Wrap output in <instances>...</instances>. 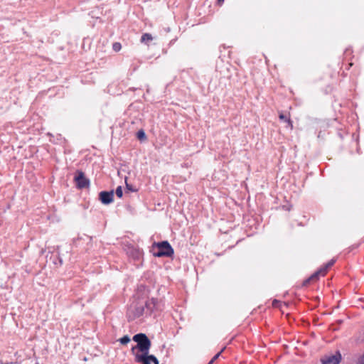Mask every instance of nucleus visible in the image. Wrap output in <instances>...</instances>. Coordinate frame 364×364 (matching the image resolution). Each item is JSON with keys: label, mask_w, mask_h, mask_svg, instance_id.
Returning <instances> with one entry per match:
<instances>
[{"label": "nucleus", "mask_w": 364, "mask_h": 364, "mask_svg": "<svg viewBox=\"0 0 364 364\" xmlns=\"http://www.w3.org/2000/svg\"><path fill=\"white\" fill-rule=\"evenodd\" d=\"M334 262H335V260H333V259H332L330 262H328L323 268L321 269L320 270L317 271L314 274H312L311 277L307 281H306V283L309 282V280L317 279L318 276H319V274L324 275L326 274L328 268L331 267L334 264Z\"/></svg>", "instance_id": "nucleus-7"}, {"label": "nucleus", "mask_w": 364, "mask_h": 364, "mask_svg": "<svg viewBox=\"0 0 364 364\" xmlns=\"http://www.w3.org/2000/svg\"><path fill=\"white\" fill-rule=\"evenodd\" d=\"M153 40V37L151 34L149 33H144L141 36V43H146V44H148V43L151 41Z\"/></svg>", "instance_id": "nucleus-9"}, {"label": "nucleus", "mask_w": 364, "mask_h": 364, "mask_svg": "<svg viewBox=\"0 0 364 364\" xmlns=\"http://www.w3.org/2000/svg\"><path fill=\"white\" fill-rule=\"evenodd\" d=\"M360 364H364V354H363V356L361 358Z\"/></svg>", "instance_id": "nucleus-18"}, {"label": "nucleus", "mask_w": 364, "mask_h": 364, "mask_svg": "<svg viewBox=\"0 0 364 364\" xmlns=\"http://www.w3.org/2000/svg\"><path fill=\"white\" fill-rule=\"evenodd\" d=\"M137 138L139 139V140H144L146 139V134H145V132L143 131V130H139L138 132H137Z\"/></svg>", "instance_id": "nucleus-12"}, {"label": "nucleus", "mask_w": 364, "mask_h": 364, "mask_svg": "<svg viewBox=\"0 0 364 364\" xmlns=\"http://www.w3.org/2000/svg\"><path fill=\"white\" fill-rule=\"evenodd\" d=\"M116 195L119 197V198H121L123 195V192H122V188L121 186H118L116 189Z\"/></svg>", "instance_id": "nucleus-14"}, {"label": "nucleus", "mask_w": 364, "mask_h": 364, "mask_svg": "<svg viewBox=\"0 0 364 364\" xmlns=\"http://www.w3.org/2000/svg\"><path fill=\"white\" fill-rule=\"evenodd\" d=\"M146 308L150 311L154 309H157V301L154 299H151L150 301H146Z\"/></svg>", "instance_id": "nucleus-8"}, {"label": "nucleus", "mask_w": 364, "mask_h": 364, "mask_svg": "<svg viewBox=\"0 0 364 364\" xmlns=\"http://www.w3.org/2000/svg\"><path fill=\"white\" fill-rule=\"evenodd\" d=\"M74 179L76 186L79 188H87L89 186V181L85 178L84 173L82 171H78Z\"/></svg>", "instance_id": "nucleus-4"}, {"label": "nucleus", "mask_w": 364, "mask_h": 364, "mask_svg": "<svg viewBox=\"0 0 364 364\" xmlns=\"http://www.w3.org/2000/svg\"><path fill=\"white\" fill-rule=\"evenodd\" d=\"M113 191H102L100 193V199L103 204H109L113 201Z\"/></svg>", "instance_id": "nucleus-6"}, {"label": "nucleus", "mask_w": 364, "mask_h": 364, "mask_svg": "<svg viewBox=\"0 0 364 364\" xmlns=\"http://www.w3.org/2000/svg\"><path fill=\"white\" fill-rule=\"evenodd\" d=\"M154 256L171 257L173 254V250L167 241L154 243L151 250Z\"/></svg>", "instance_id": "nucleus-2"}, {"label": "nucleus", "mask_w": 364, "mask_h": 364, "mask_svg": "<svg viewBox=\"0 0 364 364\" xmlns=\"http://www.w3.org/2000/svg\"><path fill=\"white\" fill-rule=\"evenodd\" d=\"M134 341L136 342V346L132 349V353L136 355H149L151 343L148 337L144 333H138L134 336Z\"/></svg>", "instance_id": "nucleus-1"}, {"label": "nucleus", "mask_w": 364, "mask_h": 364, "mask_svg": "<svg viewBox=\"0 0 364 364\" xmlns=\"http://www.w3.org/2000/svg\"><path fill=\"white\" fill-rule=\"evenodd\" d=\"M213 362H214V361H213V360H211L209 362V363H208V364H213Z\"/></svg>", "instance_id": "nucleus-20"}, {"label": "nucleus", "mask_w": 364, "mask_h": 364, "mask_svg": "<svg viewBox=\"0 0 364 364\" xmlns=\"http://www.w3.org/2000/svg\"><path fill=\"white\" fill-rule=\"evenodd\" d=\"M224 0H218V3L220 4L223 2Z\"/></svg>", "instance_id": "nucleus-19"}, {"label": "nucleus", "mask_w": 364, "mask_h": 364, "mask_svg": "<svg viewBox=\"0 0 364 364\" xmlns=\"http://www.w3.org/2000/svg\"><path fill=\"white\" fill-rule=\"evenodd\" d=\"M144 309L142 306L136 307L135 310V316L139 317L143 315Z\"/></svg>", "instance_id": "nucleus-10"}, {"label": "nucleus", "mask_w": 364, "mask_h": 364, "mask_svg": "<svg viewBox=\"0 0 364 364\" xmlns=\"http://www.w3.org/2000/svg\"><path fill=\"white\" fill-rule=\"evenodd\" d=\"M121 48H122V46L119 43H114L113 44V49L116 52L120 50Z\"/></svg>", "instance_id": "nucleus-15"}, {"label": "nucleus", "mask_w": 364, "mask_h": 364, "mask_svg": "<svg viewBox=\"0 0 364 364\" xmlns=\"http://www.w3.org/2000/svg\"><path fill=\"white\" fill-rule=\"evenodd\" d=\"M126 185H127V188L129 190H130V191H134V190H133V189L132 188V187H130V186H129L127 183H126Z\"/></svg>", "instance_id": "nucleus-17"}, {"label": "nucleus", "mask_w": 364, "mask_h": 364, "mask_svg": "<svg viewBox=\"0 0 364 364\" xmlns=\"http://www.w3.org/2000/svg\"><path fill=\"white\" fill-rule=\"evenodd\" d=\"M119 341L122 345H126L130 341V338L128 336H124Z\"/></svg>", "instance_id": "nucleus-13"}, {"label": "nucleus", "mask_w": 364, "mask_h": 364, "mask_svg": "<svg viewBox=\"0 0 364 364\" xmlns=\"http://www.w3.org/2000/svg\"><path fill=\"white\" fill-rule=\"evenodd\" d=\"M135 360L142 364H151V362H153L154 364H159V360L153 355H136Z\"/></svg>", "instance_id": "nucleus-5"}, {"label": "nucleus", "mask_w": 364, "mask_h": 364, "mask_svg": "<svg viewBox=\"0 0 364 364\" xmlns=\"http://www.w3.org/2000/svg\"><path fill=\"white\" fill-rule=\"evenodd\" d=\"M341 354L339 351L336 352L335 354H328L324 355L321 361L322 364H338L341 360Z\"/></svg>", "instance_id": "nucleus-3"}, {"label": "nucleus", "mask_w": 364, "mask_h": 364, "mask_svg": "<svg viewBox=\"0 0 364 364\" xmlns=\"http://www.w3.org/2000/svg\"><path fill=\"white\" fill-rule=\"evenodd\" d=\"M279 118H280L281 119H282V120H286V121H287V122H288V125L289 126V127H290L291 129H292V128H293V125H292V123H291V120H290L289 119H287V117H286V116H285L284 114H279Z\"/></svg>", "instance_id": "nucleus-11"}, {"label": "nucleus", "mask_w": 364, "mask_h": 364, "mask_svg": "<svg viewBox=\"0 0 364 364\" xmlns=\"http://www.w3.org/2000/svg\"><path fill=\"white\" fill-rule=\"evenodd\" d=\"M223 349L220 352H219L218 353H217V354H216V355H215L212 358V360H213V361H215V360H217V359L218 358V357L220 356V353L223 352Z\"/></svg>", "instance_id": "nucleus-16"}]
</instances>
